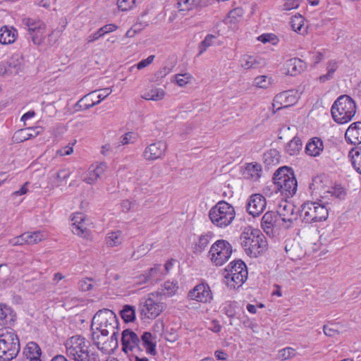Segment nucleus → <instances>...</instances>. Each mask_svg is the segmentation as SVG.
I'll use <instances>...</instances> for the list:
<instances>
[{"instance_id":"4be33fe9","label":"nucleus","mask_w":361,"mask_h":361,"mask_svg":"<svg viewBox=\"0 0 361 361\" xmlns=\"http://www.w3.org/2000/svg\"><path fill=\"white\" fill-rule=\"evenodd\" d=\"M140 339L142 348L145 349L147 354L153 356L157 354L155 336H153L149 331H144Z\"/></svg>"},{"instance_id":"2f4dec72","label":"nucleus","mask_w":361,"mask_h":361,"mask_svg":"<svg viewBox=\"0 0 361 361\" xmlns=\"http://www.w3.org/2000/svg\"><path fill=\"white\" fill-rule=\"evenodd\" d=\"M280 153L276 149H270L264 152L263 155V160L265 166L268 169L276 166L280 162Z\"/></svg>"},{"instance_id":"bb28decb","label":"nucleus","mask_w":361,"mask_h":361,"mask_svg":"<svg viewBox=\"0 0 361 361\" xmlns=\"http://www.w3.org/2000/svg\"><path fill=\"white\" fill-rule=\"evenodd\" d=\"M42 350L35 342H29L23 350L25 361H42Z\"/></svg>"},{"instance_id":"f03ea898","label":"nucleus","mask_w":361,"mask_h":361,"mask_svg":"<svg viewBox=\"0 0 361 361\" xmlns=\"http://www.w3.org/2000/svg\"><path fill=\"white\" fill-rule=\"evenodd\" d=\"M356 111L355 102L348 94L339 96L331 109L332 118L338 124L350 122L355 116Z\"/></svg>"},{"instance_id":"864d4df0","label":"nucleus","mask_w":361,"mask_h":361,"mask_svg":"<svg viewBox=\"0 0 361 361\" xmlns=\"http://www.w3.org/2000/svg\"><path fill=\"white\" fill-rule=\"evenodd\" d=\"M255 85L260 88H267L271 84V78L266 75L257 76L254 80Z\"/></svg>"},{"instance_id":"7ed1b4c3","label":"nucleus","mask_w":361,"mask_h":361,"mask_svg":"<svg viewBox=\"0 0 361 361\" xmlns=\"http://www.w3.org/2000/svg\"><path fill=\"white\" fill-rule=\"evenodd\" d=\"M20 341L12 328L0 329V360L11 361L20 351Z\"/></svg>"},{"instance_id":"79ce46f5","label":"nucleus","mask_w":361,"mask_h":361,"mask_svg":"<svg viewBox=\"0 0 361 361\" xmlns=\"http://www.w3.org/2000/svg\"><path fill=\"white\" fill-rule=\"evenodd\" d=\"M111 93L110 88H104L101 90H92V96L97 97V101H92V107L99 104L103 99L108 97Z\"/></svg>"},{"instance_id":"e2e57ef3","label":"nucleus","mask_w":361,"mask_h":361,"mask_svg":"<svg viewBox=\"0 0 361 361\" xmlns=\"http://www.w3.org/2000/svg\"><path fill=\"white\" fill-rule=\"evenodd\" d=\"M210 248H232V246L225 240H218L212 244Z\"/></svg>"},{"instance_id":"680f3d73","label":"nucleus","mask_w":361,"mask_h":361,"mask_svg":"<svg viewBox=\"0 0 361 361\" xmlns=\"http://www.w3.org/2000/svg\"><path fill=\"white\" fill-rule=\"evenodd\" d=\"M177 84L183 87L188 83V80L190 78V75L188 73L185 74H178L176 75Z\"/></svg>"},{"instance_id":"ea45409f","label":"nucleus","mask_w":361,"mask_h":361,"mask_svg":"<svg viewBox=\"0 0 361 361\" xmlns=\"http://www.w3.org/2000/svg\"><path fill=\"white\" fill-rule=\"evenodd\" d=\"M123 240L121 231H117L109 234L106 237V242L108 247H116L121 245Z\"/></svg>"},{"instance_id":"72a5a7b5","label":"nucleus","mask_w":361,"mask_h":361,"mask_svg":"<svg viewBox=\"0 0 361 361\" xmlns=\"http://www.w3.org/2000/svg\"><path fill=\"white\" fill-rule=\"evenodd\" d=\"M120 315L125 323L133 322L135 320V309L130 305H125L120 311Z\"/></svg>"},{"instance_id":"c9c22d12","label":"nucleus","mask_w":361,"mask_h":361,"mask_svg":"<svg viewBox=\"0 0 361 361\" xmlns=\"http://www.w3.org/2000/svg\"><path fill=\"white\" fill-rule=\"evenodd\" d=\"M304 20V18L300 14L293 16L290 22L292 29L295 32L300 34H304L306 32V29L303 27Z\"/></svg>"},{"instance_id":"a18cd8bd","label":"nucleus","mask_w":361,"mask_h":361,"mask_svg":"<svg viewBox=\"0 0 361 361\" xmlns=\"http://www.w3.org/2000/svg\"><path fill=\"white\" fill-rule=\"evenodd\" d=\"M178 288V286L177 282L174 283L169 281H166L163 286L162 294L168 297L172 296L176 293Z\"/></svg>"},{"instance_id":"0eeeda50","label":"nucleus","mask_w":361,"mask_h":361,"mask_svg":"<svg viewBox=\"0 0 361 361\" xmlns=\"http://www.w3.org/2000/svg\"><path fill=\"white\" fill-rule=\"evenodd\" d=\"M298 212L302 222L306 224L325 221L329 214L328 209L324 205L309 201L304 202Z\"/></svg>"},{"instance_id":"aec40b11","label":"nucleus","mask_w":361,"mask_h":361,"mask_svg":"<svg viewBox=\"0 0 361 361\" xmlns=\"http://www.w3.org/2000/svg\"><path fill=\"white\" fill-rule=\"evenodd\" d=\"M16 320V313L11 307L0 302V326L3 328H12Z\"/></svg>"},{"instance_id":"ddd939ff","label":"nucleus","mask_w":361,"mask_h":361,"mask_svg":"<svg viewBox=\"0 0 361 361\" xmlns=\"http://www.w3.org/2000/svg\"><path fill=\"white\" fill-rule=\"evenodd\" d=\"M188 297L202 303H210L213 300V294L210 286L204 281L196 285L191 289L188 292Z\"/></svg>"},{"instance_id":"9d476101","label":"nucleus","mask_w":361,"mask_h":361,"mask_svg":"<svg viewBox=\"0 0 361 361\" xmlns=\"http://www.w3.org/2000/svg\"><path fill=\"white\" fill-rule=\"evenodd\" d=\"M67 354L75 361H90L88 342L80 336L70 338L65 344Z\"/></svg>"},{"instance_id":"f8f14e48","label":"nucleus","mask_w":361,"mask_h":361,"mask_svg":"<svg viewBox=\"0 0 361 361\" xmlns=\"http://www.w3.org/2000/svg\"><path fill=\"white\" fill-rule=\"evenodd\" d=\"M122 351L128 354L129 352L136 350L141 353L143 348L140 345V337L130 329H126L121 334Z\"/></svg>"},{"instance_id":"393cba45","label":"nucleus","mask_w":361,"mask_h":361,"mask_svg":"<svg viewBox=\"0 0 361 361\" xmlns=\"http://www.w3.org/2000/svg\"><path fill=\"white\" fill-rule=\"evenodd\" d=\"M306 68V63L298 58L290 59L284 64V68L286 70V73L291 76H295L301 73Z\"/></svg>"},{"instance_id":"774afa93","label":"nucleus","mask_w":361,"mask_h":361,"mask_svg":"<svg viewBox=\"0 0 361 361\" xmlns=\"http://www.w3.org/2000/svg\"><path fill=\"white\" fill-rule=\"evenodd\" d=\"M333 195L340 200L344 199L345 196V192L342 187H336L334 188V191L332 192Z\"/></svg>"},{"instance_id":"423d86ee","label":"nucleus","mask_w":361,"mask_h":361,"mask_svg":"<svg viewBox=\"0 0 361 361\" xmlns=\"http://www.w3.org/2000/svg\"><path fill=\"white\" fill-rule=\"evenodd\" d=\"M224 271L227 272L224 276L227 283L233 289L240 287L247 279V265L241 259L231 262Z\"/></svg>"},{"instance_id":"3c124183","label":"nucleus","mask_w":361,"mask_h":361,"mask_svg":"<svg viewBox=\"0 0 361 361\" xmlns=\"http://www.w3.org/2000/svg\"><path fill=\"white\" fill-rule=\"evenodd\" d=\"M287 257L293 261L302 259L306 255L305 250H285Z\"/></svg>"},{"instance_id":"7c9ffc66","label":"nucleus","mask_w":361,"mask_h":361,"mask_svg":"<svg viewBox=\"0 0 361 361\" xmlns=\"http://www.w3.org/2000/svg\"><path fill=\"white\" fill-rule=\"evenodd\" d=\"M324 149L322 140L317 137L312 138L306 145L305 151L312 157L319 156Z\"/></svg>"},{"instance_id":"39448f33","label":"nucleus","mask_w":361,"mask_h":361,"mask_svg":"<svg viewBox=\"0 0 361 361\" xmlns=\"http://www.w3.org/2000/svg\"><path fill=\"white\" fill-rule=\"evenodd\" d=\"M119 327L114 330L104 329L99 332H92V341L97 348L106 353H110L118 348Z\"/></svg>"},{"instance_id":"6e6d98bb","label":"nucleus","mask_w":361,"mask_h":361,"mask_svg":"<svg viewBox=\"0 0 361 361\" xmlns=\"http://www.w3.org/2000/svg\"><path fill=\"white\" fill-rule=\"evenodd\" d=\"M178 334L175 329L171 328L169 330H166L165 338L167 341L173 343L176 341L178 339Z\"/></svg>"},{"instance_id":"603ef678","label":"nucleus","mask_w":361,"mask_h":361,"mask_svg":"<svg viewBox=\"0 0 361 361\" xmlns=\"http://www.w3.org/2000/svg\"><path fill=\"white\" fill-rule=\"evenodd\" d=\"M137 140V135L133 132H128L119 138L118 146L133 143Z\"/></svg>"},{"instance_id":"6e6552de","label":"nucleus","mask_w":361,"mask_h":361,"mask_svg":"<svg viewBox=\"0 0 361 361\" xmlns=\"http://www.w3.org/2000/svg\"><path fill=\"white\" fill-rule=\"evenodd\" d=\"M22 27L27 31L29 38L34 44L40 45L45 39L46 24L38 18L23 17Z\"/></svg>"},{"instance_id":"5fc2aeb1","label":"nucleus","mask_w":361,"mask_h":361,"mask_svg":"<svg viewBox=\"0 0 361 361\" xmlns=\"http://www.w3.org/2000/svg\"><path fill=\"white\" fill-rule=\"evenodd\" d=\"M258 40L264 44L267 42H271V44H275L278 42V38L274 34L265 33L261 35L258 37Z\"/></svg>"},{"instance_id":"2eb2a0df","label":"nucleus","mask_w":361,"mask_h":361,"mask_svg":"<svg viewBox=\"0 0 361 361\" xmlns=\"http://www.w3.org/2000/svg\"><path fill=\"white\" fill-rule=\"evenodd\" d=\"M71 229L74 234L84 238H88L90 233L89 220L82 213H75L71 218Z\"/></svg>"},{"instance_id":"4d7b16f0","label":"nucleus","mask_w":361,"mask_h":361,"mask_svg":"<svg viewBox=\"0 0 361 361\" xmlns=\"http://www.w3.org/2000/svg\"><path fill=\"white\" fill-rule=\"evenodd\" d=\"M106 169V164L104 162L99 163V165L92 171V176H94V179L97 180L100 176L105 171ZM93 178H92V180Z\"/></svg>"},{"instance_id":"5701e85b","label":"nucleus","mask_w":361,"mask_h":361,"mask_svg":"<svg viewBox=\"0 0 361 361\" xmlns=\"http://www.w3.org/2000/svg\"><path fill=\"white\" fill-rule=\"evenodd\" d=\"M345 139L348 143L359 145L361 143V121L351 123L345 133Z\"/></svg>"},{"instance_id":"c85d7f7f","label":"nucleus","mask_w":361,"mask_h":361,"mask_svg":"<svg viewBox=\"0 0 361 361\" xmlns=\"http://www.w3.org/2000/svg\"><path fill=\"white\" fill-rule=\"evenodd\" d=\"M39 128V127H35L20 129L14 133L13 139L16 142H23L39 135L40 130L38 129Z\"/></svg>"},{"instance_id":"052dcab7","label":"nucleus","mask_w":361,"mask_h":361,"mask_svg":"<svg viewBox=\"0 0 361 361\" xmlns=\"http://www.w3.org/2000/svg\"><path fill=\"white\" fill-rule=\"evenodd\" d=\"M300 0H286L283 6V10L290 11L298 8L300 6Z\"/></svg>"},{"instance_id":"4c0bfd02","label":"nucleus","mask_w":361,"mask_h":361,"mask_svg":"<svg viewBox=\"0 0 361 361\" xmlns=\"http://www.w3.org/2000/svg\"><path fill=\"white\" fill-rule=\"evenodd\" d=\"M238 303L236 301H227L224 304L222 312L229 318L237 317Z\"/></svg>"},{"instance_id":"f3484780","label":"nucleus","mask_w":361,"mask_h":361,"mask_svg":"<svg viewBox=\"0 0 361 361\" xmlns=\"http://www.w3.org/2000/svg\"><path fill=\"white\" fill-rule=\"evenodd\" d=\"M168 145L162 140L157 141L149 145L143 152L142 157L147 161H154L161 159L167 149Z\"/></svg>"},{"instance_id":"09e8293b","label":"nucleus","mask_w":361,"mask_h":361,"mask_svg":"<svg viewBox=\"0 0 361 361\" xmlns=\"http://www.w3.org/2000/svg\"><path fill=\"white\" fill-rule=\"evenodd\" d=\"M70 175L71 171L68 169H63L59 170L54 176V186H59Z\"/></svg>"},{"instance_id":"37998d69","label":"nucleus","mask_w":361,"mask_h":361,"mask_svg":"<svg viewBox=\"0 0 361 361\" xmlns=\"http://www.w3.org/2000/svg\"><path fill=\"white\" fill-rule=\"evenodd\" d=\"M6 65L9 68L10 73L17 74L22 67V59L13 56L8 61Z\"/></svg>"},{"instance_id":"cd10ccee","label":"nucleus","mask_w":361,"mask_h":361,"mask_svg":"<svg viewBox=\"0 0 361 361\" xmlns=\"http://www.w3.org/2000/svg\"><path fill=\"white\" fill-rule=\"evenodd\" d=\"M18 37V31L11 26L4 25L0 28V43L11 44L15 42Z\"/></svg>"},{"instance_id":"bf43d9fd","label":"nucleus","mask_w":361,"mask_h":361,"mask_svg":"<svg viewBox=\"0 0 361 361\" xmlns=\"http://www.w3.org/2000/svg\"><path fill=\"white\" fill-rule=\"evenodd\" d=\"M87 96H88V94L85 95V97H83L82 99H80L78 102V103L75 106V109L77 111L86 110L90 107V104L87 102V100H88Z\"/></svg>"},{"instance_id":"a19ab883","label":"nucleus","mask_w":361,"mask_h":361,"mask_svg":"<svg viewBox=\"0 0 361 361\" xmlns=\"http://www.w3.org/2000/svg\"><path fill=\"white\" fill-rule=\"evenodd\" d=\"M301 148H302L301 140L298 137H293V140H291L288 143V145L286 147V150L290 155H295L298 152H300Z\"/></svg>"},{"instance_id":"a878e982","label":"nucleus","mask_w":361,"mask_h":361,"mask_svg":"<svg viewBox=\"0 0 361 361\" xmlns=\"http://www.w3.org/2000/svg\"><path fill=\"white\" fill-rule=\"evenodd\" d=\"M233 250H209L208 257L216 267L222 266L230 258Z\"/></svg>"},{"instance_id":"b1692460","label":"nucleus","mask_w":361,"mask_h":361,"mask_svg":"<svg viewBox=\"0 0 361 361\" xmlns=\"http://www.w3.org/2000/svg\"><path fill=\"white\" fill-rule=\"evenodd\" d=\"M295 207L294 204L288 202H283L279 204L277 213L283 222L293 223L297 219Z\"/></svg>"},{"instance_id":"f257e3e1","label":"nucleus","mask_w":361,"mask_h":361,"mask_svg":"<svg viewBox=\"0 0 361 361\" xmlns=\"http://www.w3.org/2000/svg\"><path fill=\"white\" fill-rule=\"evenodd\" d=\"M273 183L276 192L286 197H293L298 188V182L293 169L289 166L279 168L273 176Z\"/></svg>"},{"instance_id":"f704fd0d","label":"nucleus","mask_w":361,"mask_h":361,"mask_svg":"<svg viewBox=\"0 0 361 361\" xmlns=\"http://www.w3.org/2000/svg\"><path fill=\"white\" fill-rule=\"evenodd\" d=\"M262 166L258 163L247 164L245 167V174H247L253 180H258L261 176Z\"/></svg>"},{"instance_id":"412c9836","label":"nucleus","mask_w":361,"mask_h":361,"mask_svg":"<svg viewBox=\"0 0 361 361\" xmlns=\"http://www.w3.org/2000/svg\"><path fill=\"white\" fill-rule=\"evenodd\" d=\"M279 216L276 212L269 211L266 212L262 216L261 221V226L264 231L269 236L271 240H273L274 235V228L276 226V222L279 220Z\"/></svg>"},{"instance_id":"4468645a","label":"nucleus","mask_w":361,"mask_h":361,"mask_svg":"<svg viewBox=\"0 0 361 361\" xmlns=\"http://www.w3.org/2000/svg\"><path fill=\"white\" fill-rule=\"evenodd\" d=\"M164 307V303L155 302L152 298H148L140 304V314L142 318L153 319L163 312Z\"/></svg>"},{"instance_id":"13d9d810","label":"nucleus","mask_w":361,"mask_h":361,"mask_svg":"<svg viewBox=\"0 0 361 361\" xmlns=\"http://www.w3.org/2000/svg\"><path fill=\"white\" fill-rule=\"evenodd\" d=\"M295 350L292 348H285L279 351V357L287 360L295 355Z\"/></svg>"},{"instance_id":"49530a36","label":"nucleus","mask_w":361,"mask_h":361,"mask_svg":"<svg viewBox=\"0 0 361 361\" xmlns=\"http://www.w3.org/2000/svg\"><path fill=\"white\" fill-rule=\"evenodd\" d=\"M216 38V36L214 35H207L204 39V40L202 41L199 44V53L197 55L200 56L207 50L208 47L212 46V44H213V40Z\"/></svg>"},{"instance_id":"473e14b6","label":"nucleus","mask_w":361,"mask_h":361,"mask_svg":"<svg viewBox=\"0 0 361 361\" xmlns=\"http://www.w3.org/2000/svg\"><path fill=\"white\" fill-rule=\"evenodd\" d=\"M348 157L350 158L352 164L355 171L361 174V147L352 149L349 152Z\"/></svg>"},{"instance_id":"338daca9","label":"nucleus","mask_w":361,"mask_h":361,"mask_svg":"<svg viewBox=\"0 0 361 361\" xmlns=\"http://www.w3.org/2000/svg\"><path fill=\"white\" fill-rule=\"evenodd\" d=\"M73 152V146L70 144L57 151V154L60 156L70 155Z\"/></svg>"},{"instance_id":"dca6fc26","label":"nucleus","mask_w":361,"mask_h":361,"mask_svg":"<svg viewBox=\"0 0 361 361\" xmlns=\"http://www.w3.org/2000/svg\"><path fill=\"white\" fill-rule=\"evenodd\" d=\"M45 235L40 231L25 232L10 241L11 246L33 245L45 238Z\"/></svg>"},{"instance_id":"c756f323","label":"nucleus","mask_w":361,"mask_h":361,"mask_svg":"<svg viewBox=\"0 0 361 361\" xmlns=\"http://www.w3.org/2000/svg\"><path fill=\"white\" fill-rule=\"evenodd\" d=\"M147 276L145 278L147 281H149L150 285H154L162 280L165 276L161 264H156L153 267L145 271Z\"/></svg>"},{"instance_id":"20e7f679","label":"nucleus","mask_w":361,"mask_h":361,"mask_svg":"<svg viewBox=\"0 0 361 361\" xmlns=\"http://www.w3.org/2000/svg\"><path fill=\"white\" fill-rule=\"evenodd\" d=\"M235 216L234 207L225 201L219 202L209 212L211 221L218 227L224 228L230 225Z\"/></svg>"},{"instance_id":"a211bd4d","label":"nucleus","mask_w":361,"mask_h":361,"mask_svg":"<svg viewBox=\"0 0 361 361\" xmlns=\"http://www.w3.org/2000/svg\"><path fill=\"white\" fill-rule=\"evenodd\" d=\"M298 102V98L293 90L282 92L276 94L273 100V108L279 111L293 106Z\"/></svg>"},{"instance_id":"58836bf2","label":"nucleus","mask_w":361,"mask_h":361,"mask_svg":"<svg viewBox=\"0 0 361 361\" xmlns=\"http://www.w3.org/2000/svg\"><path fill=\"white\" fill-rule=\"evenodd\" d=\"M202 0H177V8L180 11H190L201 5Z\"/></svg>"},{"instance_id":"c03bdc74","label":"nucleus","mask_w":361,"mask_h":361,"mask_svg":"<svg viewBox=\"0 0 361 361\" xmlns=\"http://www.w3.org/2000/svg\"><path fill=\"white\" fill-rule=\"evenodd\" d=\"M259 63L257 61V59L252 56H244L241 59V66L245 69L257 68Z\"/></svg>"},{"instance_id":"6ab92c4d","label":"nucleus","mask_w":361,"mask_h":361,"mask_svg":"<svg viewBox=\"0 0 361 361\" xmlns=\"http://www.w3.org/2000/svg\"><path fill=\"white\" fill-rule=\"evenodd\" d=\"M267 202L265 197L261 194H254L250 196L247 205V212L255 216H259L265 209Z\"/></svg>"},{"instance_id":"0e129e2a","label":"nucleus","mask_w":361,"mask_h":361,"mask_svg":"<svg viewBox=\"0 0 361 361\" xmlns=\"http://www.w3.org/2000/svg\"><path fill=\"white\" fill-rule=\"evenodd\" d=\"M154 59V55L149 56L147 59L140 61L136 66L138 70H141L153 62Z\"/></svg>"},{"instance_id":"1a4fd4ad","label":"nucleus","mask_w":361,"mask_h":361,"mask_svg":"<svg viewBox=\"0 0 361 361\" xmlns=\"http://www.w3.org/2000/svg\"><path fill=\"white\" fill-rule=\"evenodd\" d=\"M119 326L116 314L109 309L98 310L92 318V332H99L104 329L114 330Z\"/></svg>"},{"instance_id":"8fccbe9b","label":"nucleus","mask_w":361,"mask_h":361,"mask_svg":"<svg viewBox=\"0 0 361 361\" xmlns=\"http://www.w3.org/2000/svg\"><path fill=\"white\" fill-rule=\"evenodd\" d=\"M213 237L214 235L210 232L201 235L196 245L197 248L207 247L210 244Z\"/></svg>"},{"instance_id":"69168bd1","label":"nucleus","mask_w":361,"mask_h":361,"mask_svg":"<svg viewBox=\"0 0 361 361\" xmlns=\"http://www.w3.org/2000/svg\"><path fill=\"white\" fill-rule=\"evenodd\" d=\"M79 289L81 291H87L90 290V278L86 277L79 281Z\"/></svg>"},{"instance_id":"de8ad7c7","label":"nucleus","mask_w":361,"mask_h":361,"mask_svg":"<svg viewBox=\"0 0 361 361\" xmlns=\"http://www.w3.org/2000/svg\"><path fill=\"white\" fill-rule=\"evenodd\" d=\"M141 2V0H118V7L123 11H127L132 9L137 4Z\"/></svg>"},{"instance_id":"9b49d317","label":"nucleus","mask_w":361,"mask_h":361,"mask_svg":"<svg viewBox=\"0 0 361 361\" xmlns=\"http://www.w3.org/2000/svg\"><path fill=\"white\" fill-rule=\"evenodd\" d=\"M239 243L247 248H265L268 246L264 235L259 230L251 228H245L240 234Z\"/></svg>"},{"instance_id":"e433bc0d","label":"nucleus","mask_w":361,"mask_h":361,"mask_svg":"<svg viewBox=\"0 0 361 361\" xmlns=\"http://www.w3.org/2000/svg\"><path fill=\"white\" fill-rule=\"evenodd\" d=\"M165 92L161 88H152L145 92L142 97L146 100L159 101L164 99Z\"/></svg>"}]
</instances>
